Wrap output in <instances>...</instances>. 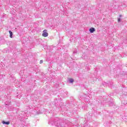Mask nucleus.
Wrapping results in <instances>:
<instances>
[{
  "label": "nucleus",
  "mask_w": 127,
  "mask_h": 127,
  "mask_svg": "<svg viewBox=\"0 0 127 127\" xmlns=\"http://www.w3.org/2000/svg\"><path fill=\"white\" fill-rule=\"evenodd\" d=\"M64 120L59 118H53L52 121H49V125L51 126H55L58 127H64L66 125V122H64Z\"/></svg>",
  "instance_id": "obj_1"
},
{
  "label": "nucleus",
  "mask_w": 127,
  "mask_h": 127,
  "mask_svg": "<svg viewBox=\"0 0 127 127\" xmlns=\"http://www.w3.org/2000/svg\"><path fill=\"white\" fill-rule=\"evenodd\" d=\"M42 36L44 37H47L48 36V33H47V30H44L43 31Z\"/></svg>",
  "instance_id": "obj_2"
},
{
  "label": "nucleus",
  "mask_w": 127,
  "mask_h": 127,
  "mask_svg": "<svg viewBox=\"0 0 127 127\" xmlns=\"http://www.w3.org/2000/svg\"><path fill=\"white\" fill-rule=\"evenodd\" d=\"M95 28H91L89 29L90 33H93L95 31Z\"/></svg>",
  "instance_id": "obj_3"
},
{
  "label": "nucleus",
  "mask_w": 127,
  "mask_h": 127,
  "mask_svg": "<svg viewBox=\"0 0 127 127\" xmlns=\"http://www.w3.org/2000/svg\"><path fill=\"white\" fill-rule=\"evenodd\" d=\"M2 123L3 124V125H8L9 124V122L2 121Z\"/></svg>",
  "instance_id": "obj_4"
},
{
  "label": "nucleus",
  "mask_w": 127,
  "mask_h": 127,
  "mask_svg": "<svg viewBox=\"0 0 127 127\" xmlns=\"http://www.w3.org/2000/svg\"><path fill=\"white\" fill-rule=\"evenodd\" d=\"M9 33L10 34V38H12V35H13L12 32H11V31H9Z\"/></svg>",
  "instance_id": "obj_5"
},
{
  "label": "nucleus",
  "mask_w": 127,
  "mask_h": 127,
  "mask_svg": "<svg viewBox=\"0 0 127 127\" xmlns=\"http://www.w3.org/2000/svg\"><path fill=\"white\" fill-rule=\"evenodd\" d=\"M68 81L69 83H73V82H74V79L70 78L69 79H68Z\"/></svg>",
  "instance_id": "obj_6"
},
{
  "label": "nucleus",
  "mask_w": 127,
  "mask_h": 127,
  "mask_svg": "<svg viewBox=\"0 0 127 127\" xmlns=\"http://www.w3.org/2000/svg\"><path fill=\"white\" fill-rule=\"evenodd\" d=\"M42 63H43V60H41L40 61V64H42Z\"/></svg>",
  "instance_id": "obj_7"
},
{
  "label": "nucleus",
  "mask_w": 127,
  "mask_h": 127,
  "mask_svg": "<svg viewBox=\"0 0 127 127\" xmlns=\"http://www.w3.org/2000/svg\"><path fill=\"white\" fill-rule=\"evenodd\" d=\"M120 21H121V19H120V18H119V19H118V22H120Z\"/></svg>",
  "instance_id": "obj_8"
},
{
  "label": "nucleus",
  "mask_w": 127,
  "mask_h": 127,
  "mask_svg": "<svg viewBox=\"0 0 127 127\" xmlns=\"http://www.w3.org/2000/svg\"><path fill=\"white\" fill-rule=\"evenodd\" d=\"M73 53V54L76 53V51H74Z\"/></svg>",
  "instance_id": "obj_9"
}]
</instances>
